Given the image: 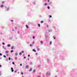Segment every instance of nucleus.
I'll list each match as a JSON object with an SVG mask.
<instances>
[{"mask_svg":"<svg viewBox=\"0 0 77 77\" xmlns=\"http://www.w3.org/2000/svg\"><path fill=\"white\" fill-rule=\"evenodd\" d=\"M11 71L12 72H14V69H13V68H11Z\"/></svg>","mask_w":77,"mask_h":77,"instance_id":"nucleus-1","label":"nucleus"},{"mask_svg":"<svg viewBox=\"0 0 77 77\" xmlns=\"http://www.w3.org/2000/svg\"><path fill=\"white\" fill-rule=\"evenodd\" d=\"M9 53V51H5V53Z\"/></svg>","mask_w":77,"mask_h":77,"instance_id":"nucleus-2","label":"nucleus"},{"mask_svg":"<svg viewBox=\"0 0 77 77\" xmlns=\"http://www.w3.org/2000/svg\"><path fill=\"white\" fill-rule=\"evenodd\" d=\"M29 68V66H26V69Z\"/></svg>","mask_w":77,"mask_h":77,"instance_id":"nucleus-3","label":"nucleus"},{"mask_svg":"<svg viewBox=\"0 0 77 77\" xmlns=\"http://www.w3.org/2000/svg\"><path fill=\"white\" fill-rule=\"evenodd\" d=\"M32 51H34V52H36V51L34 49H33L32 50Z\"/></svg>","mask_w":77,"mask_h":77,"instance_id":"nucleus-4","label":"nucleus"},{"mask_svg":"<svg viewBox=\"0 0 77 77\" xmlns=\"http://www.w3.org/2000/svg\"><path fill=\"white\" fill-rule=\"evenodd\" d=\"M26 28H27V29H29V26H28V25H26Z\"/></svg>","mask_w":77,"mask_h":77,"instance_id":"nucleus-5","label":"nucleus"},{"mask_svg":"<svg viewBox=\"0 0 77 77\" xmlns=\"http://www.w3.org/2000/svg\"><path fill=\"white\" fill-rule=\"evenodd\" d=\"M3 48H4V50H6V48L4 46H3Z\"/></svg>","mask_w":77,"mask_h":77,"instance_id":"nucleus-6","label":"nucleus"},{"mask_svg":"<svg viewBox=\"0 0 77 77\" xmlns=\"http://www.w3.org/2000/svg\"><path fill=\"white\" fill-rule=\"evenodd\" d=\"M22 54V53H21V52H20L19 54V55H21Z\"/></svg>","mask_w":77,"mask_h":77,"instance_id":"nucleus-7","label":"nucleus"},{"mask_svg":"<svg viewBox=\"0 0 77 77\" xmlns=\"http://www.w3.org/2000/svg\"><path fill=\"white\" fill-rule=\"evenodd\" d=\"M51 17H52V16H51V15H50L49 17V18H51Z\"/></svg>","mask_w":77,"mask_h":77,"instance_id":"nucleus-8","label":"nucleus"},{"mask_svg":"<svg viewBox=\"0 0 77 77\" xmlns=\"http://www.w3.org/2000/svg\"><path fill=\"white\" fill-rule=\"evenodd\" d=\"M37 50L38 51H39V50H40V49H39V48H37Z\"/></svg>","mask_w":77,"mask_h":77,"instance_id":"nucleus-9","label":"nucleus"},{"mask_svg":"<svg viewBox=\"0 0 77 77\" xmlns=\"http://www.w3.org/2000/svg\"><path fill=\"white\" fill-rule=\"evenodd\" d=\"M40 23H44V21H41Z\"/></svg>","mask_w":77,"mask_h":77,"instance_id":"nucleus-10","label":"nucleus"},{"mask_svg":"<svg viewBox=\"0 0 77 77\" xmlns=\"http://www.w3.org/2000/svg\"><path fill=\"white\" fill-rule=\"evenodd\" d=\"M44 5H45V6H47V4L45 3L44 4Z\"/></svg>","mask_w":77,"mask_h":77,"instance_id":"nucleus-11","label":"nucleus"},{"mask_svg":"<svg viewBox=\"0 0 77 77\" xmlns=\"http://www.w3.org/2000/svg\"><path fill=\"white\" fill-rule=\"evenodd\" d=\"M7 46L8 47H10V46H11V45L9 44H8V45H7Z\"/></svg>","mask_w":77,"mask_h":77,"instance_id":"nucleus-12","label":"nucleus"},{"mask_svg":"<svg viewBox=\"0 0 77 77\" xmlns=\"http://www.w3.org/2000/svg\"><path fill=\"white\" fill-rule=\"evenodd\" d=\"M40 43H42V44H43V42L42 41H41L40 42Z\"/></svg>","mask_w":77,"mask_h":77,"instance_id":"nucleus-13","label":"nucleus"},{"mask_svg":"<svg viewBox=\"0 0 77 77\" xmlns=\"http://www.w3.org/2000/svg\"><path fill=\"white\" fill-rule=\"evenodd\" d=\"M15 60H17V57H15Z\"/></svg>","mask_w":77,"mask_h":77,"instance_id":"nucleus-14","label":"nucleus"},{"mask_svg":"<svg viewBox=\"0 0 77 77\" xmlns=\"http://www.w3.org/2000/svg\"><path fill=\"white\" fill-rule=\"evenodd\" d=\"M32 70V68H31L30 69H29V71H31Z\"/></svg>","mask_w":77,"mask_h":77,"instance_id":"nucleus-15","label":"nucleus"},{"mask_svg":"<svg viewBox=\"0 0 77 77\" xmlns=\"http://www.w3.org/2000/svg\"><path fill=\"white\" fill-rule=\"evenodd\" d=\"M1 8H3V5H2L1 6Z\"/></svg>","mask_w":77,"mask_h":77,"instance_id":"nucleus-16","label":"nucleus"},{"mask_svg":"<svg viewBox=\"0 0 77 77\" xmlns=\"http://www.w3.org/2000/svg\"><path fill=\"white\" fill-rule=\"evenodd\" d=\"M8 59H9V60H11V58L10 57H9L8 58Z\"/></svg>","mask_w":77,"mask_h":77,"instance_id":"nucleus-17","label":"nucleus"},{"mask_svg":"<svg viewBox=\"0 0 77 77\" xmlns=\"http://www.w3.org/2000/svg\"><path fill=\"white\" fill-rule=\"evenodd\" d=\"M14 52V51L13 50H11V53H12V52Z\"/></svg>","mask_w":77,"mask_h":77,"instance_id":"nucleus-18","label":"nucleus"},{"mask_svg":"<svg viewBox=\"0 0 77 77\" xmlns=\"http://www.w3.org/2000/svg\"><path fill=\"white\" fill-rule=\"evenodd\" d=\"M9 8H8L7 9V11H9Z\"/></svg>","mask_w":77,"mask_h":77,"instance_id":"nucleus-19","label":"nucleus"},{"mask_svg":"<svg viewBox=\"0 0 77 77\" xmlns=\"http://www.w3.org/2000/svg\"><path fill=\"white\" fill-rule=\"evenodd\" d=\"M35 69H34V70H33V72H35Z\"/></svg>","mask_w":77,"mask_h":77,"instance_id":"nucleus-20","label":"nucleus"},{"mask_svg":"<svg viewBox=\"0 0 77 77\" xmlns=\"http://www.w3.org/2000/svg\"><path fill=\"white\" fill-rule=\"evenodd\" d=\"M2 4H4V3H5V2H2Z\"/></svg>","mask_w":77,"mask_h":77,"instance_id":"nucleus-21","label":"nucleus"},{"mask_svg":"<svg viewBox=\"0 0 77 77\" xmlns=\"http://www.w3.org/2000/svg\"><path fill=\"white\" fill-rule=\"evenodd\" d=\"M15 54L16 56H17V55H18V54L17 53H16Z\"/></svg>","mask_w":77,"mask_h":77,"instance_id":"nucleus-22","label":"nucleus"},{"mask_svg":"<svg viewBox=\"0 0 77 77\" xmlns=\"http://www.w3.org/2000/svg\"><path fill=\"white\" fill-rule=\"evenodd\" d=\"M48 9H50V7L48 6Z\"/></svg>","mask_w":77,"mask_h":77,"instance_id":"nucleus-23","label":"nucleus"},{"mask_svg":"<svg viewBox=\"0 0 77 77\" xmlns=\"http://www.w3.org/2000/svg\"><path fill=\"white\" fill-rule=\"evenodd\" d=\"M53 38H54V39H56V38L54 37V36H53Z\"/></svg>","mask_w":77,"mask_h":77,"instance_id":"nucleus-24","label":"nucleus"},{"mask_svg":"<svg viewBox=\"0 0 77 77\" xmlns=\"http://www.w3.org/2000/svg\"><path fill=\"white\" fill-rule=\"evenodd\" d=\"M30 47H32V46H33V45L31 44L30 45Z\"/></svg>","mask_w":77,"mask_h":77,"instance_id":"nucleus-25","label":"nucleus"},{"mask_svg":"<svg viewBox=\"0 0 77 77\" xmlns=\"http://www.w3.org/2000/svg\"><path fill=\"white\" fill-rule=\"evenodd\" d=\"M22 53H24V51H22Z\"/></svg>","mask_w":77,"mask_h":77,"instance_id":"nucleus-26","label":"nucleus"},{"mask_svg":"<svg viewBox=\"0 0 77 77\" xmlns=\"http://www.w3.org/2000/svg\"><path fill=\"white\" fill-rule=\"evenodd\" d=\"M38 26L40 27V24H38Z\"/></svg>","mask_w":77,"mask_h":77,"instance_id":"nucleus-27","label":"nucleus"},{"mask_svg":"<svg viewBox=\"0 0 77 77\" xmlns=\"http://www.w3.org/2000/svg\"><path fill=\"white\" fill-rule=\"evenodd\" d=\"M33 39H35V36H33L32 37Z\"/></svg>","mask_w":77,"mask_h":77,"instance_id":"nucleus-28","label":"nucleus"},{"mask_svg":"<svg viewBox=\"0 0 77 77\" xmlns=\"http://www.w3.org/2000/svg\"><path fill=\"white\" fill-rule=\"evenodd\" d=\"M0 56H2V53H0Z\"/></svg>","mask_w":77,"mask_h":77,"instance_id":"nucleus-29","label":"nucleus"},{"mask_svg":"<svg viewBox=\"0 0 77 77\" xmlns=\"http://www.w3.org/2000/svg\"><path fill=\"white\" fill-rule=\"evenodd\" d=\"M4 57H6V56H5V55H4L3 56Z\"/></svg>","mask_w":77,"mask_h":77,"instance_id":"nucleus-30","label":"nucleus"},{"mask_svg":"<svg viewBox=\"0 0 77 77\" xmlns=\"http://www.w3.org/2000/svg\"><path fill=\"white\" fill-rule=\"evenodd\" d=\"M2 75V73H1V72L0 71V75Z\"/></svg>","mask_w":77,"mask_h":77,"instance_id":"nucleus-31","label":"nucleus"},{"mask_svg":"<svg viewBox=\"0 0 77 77\" xmlns=\"http://www.w3.org/2000/svg\"><path fill=\"white\" fill-rule=\"evenodd\" d=\"M2 44H3V45H5V43L3 42V43H2Z\"/></svg>","mask_w":77,"mask_h":77,"instance_id":"nucleus-32","label":"nucleus"},{"mask_svg":"<svg viewBox=\"0 0 77 77\" xmlns=\"http://www.w3.org/2000/svg\"><path fill=\"white\" fill-rule=\"evenodd\" d=\"M14 72H15V73H16V72H17V71H14Z\"/></svg>","mask_w":77,"mask_h":77,"instance_id":"nucleus-33","label":"nucleus"},{"mask_svg":"<svg viewBox=\"0 0 77 77\" xmlns=\"http://www.w3.org/2000/svg\"><path fill=\"white\" fill-rule=\"evenodd\" d=\"M51 42H50V45H51Z\"/></svg>","mask_w":77,"mask_h":77,"instance_id":"nucleus-34","label":"nucleus"},{"mask_svg":"<svg viewBox=\"0 0 77 77\" xmlns=\"http://www.w3.org/2000/svg\"><path fill=\"white\" fill-rule=\"evenodd\" d=\"M15 64V63L14 62H12V64Z\"/></svg>","mask_w":77,"mask_h":77,"instance_id":"nucleus-35","label":"nucleus"},{"mask_svg":"<svg viewBox=\"0 0 77 77\" xmlns=\"http://www.w3.org/2000/svg\"><path fill=\"white\" fill-rule=\"evenodd\" d=\"M35 44V42H33L32 43V44Z\"/></svg>","mask_w":77,"mask_h":77,"instance_id":"nucleus-36","label":"nucleus"},{"mask_svg":"<svg viewBox=\"0 0 77 77\" xmlns=\"http://www.w3.org/2000/svg\"><path fill=\"white\" fill-rule=\"evenodd\" d=\"M13 47H11V49H12V50H13Z\"/></svg>","mask_w":77,"mask_h":77,"instance_id":"nucleus-37","label":"nucleus"},{"mask_svg":"<svg viewBox=\"0 0 77 77\" xmlns=\"http://www.w3.org/2000/svg\"><path fill=\"white\" fill-rule=\"evenodd\" d=\"M21 74L23 75V72L21 73Z\"/></svg>","mask_w":77,"mask_h":77,"instance_id":"nucleus-38","label":"nucleus"},{"mask_svg":"<svg viewBox=\"0 0 77 77\" xmlns=\"http://www.w3.org/2000/svg\"><path fill=\"white\" fill-rule=\"evenodd\" d=\"M48 2H50V0H48Z\"/></svg>","mask_w":77,"mask_h":77,"instance_id":"nucleus-39","label":"nucleus"},{"mask_svg":"<svg viewBox=\"0 0 77 77\" xmlns=\"http://www.w3.org/2000/svg\"><path fill=\"white\" fill-rule=\"evenodd\" d=\"M48 32H51V30H49L48 31Z\"/></svg>","mask_w":77,"mask_h":77,"instance_id":"nucleus-40","label":"nucleus"},{"mask_svg":"<svg viewBox=\"0 0 77 77\" xmlns=\"http://www.w3.org/2000/svg\"><path fill=\"white\" fill-rule=\"evenodd\" d=\"M20 66H22V64H20Z\"/></svg>","mask_w":77,"mask_h":77,"instance_id":"nucleus-41","label":"nucleus"},{"mask_svg":"<svg viewBox=\"0 0 77 77\" xmlns=\"http://www.w3.org/2000/svg\"><path fill=\"white\" fill-rule=\"evenodd\" d=\"M15 29H17V27H15Z\"/></svg>","mask_w":77,"mask_h":77,"instance_id":"nucleus-42","label":"nucleus"},{"mask_svg":"<svg viewBox=\"0 0 77 77\" xmlns=\"http://www.w3.org/2000/svg\"><path fill=\"white\" fill-rule=\"evenodd\" d=\"M28 57H30V55H28Z\"/></svg>","mask_w":77,"mask_h":77,"instance_id":"nucleus-43","label":"nucleus"},{"mask_svg":"<svg viewBox=\"0 0 77 77\" xmlns=\"http://www.w3.org/2000/svg\"><path fill=\"white\" fill-rule=\"evenodd\" d=\"M0 67H2V65H0Z\"/></svg>","mask_w":77,"mask_h":77,"instance_id":"nucleus-44","label":"nucleus"},{"mask_svg":"<svg viewBox=\"0 0 77 77\" xmlns=\"http://www.w3.org/2000/svg\"><path fill=\"white\" fill-rule=\"evenodd\" d=\"M26 57H24V59H26Z\"/></svg>","mask_w":77,"mask_h":77,"instance_id":"nucleus-45","label":"nucleus"},{"mask_svg":"<svg viewBox=\"0 0 77 77\" xmlns=\"http://www.w3.org/2000/svg\"><path fill=\"white\" fill-rule=\"evenodd\" d=\"M47 27H48V25H47Z\"/></svg>","mask_w":77,"mask_h":77,"instance_id":"nucleus-46","label":"nucleus"},{"mask_svg":"<svg viewBox=\"0 0 77 77\" xmlns=\"http://www.w3.org/2000/svg\"><path fill=\"white\" fill-rule=\"evenodd\" d=\"M5 8H7V7H5Z\"/></svg>","mask_w":77,"mask_h":77,"instance_id":"nucleus-47","label":"nucleus"},{"mask_svg":"<svg viewBox=\"0 0 77 77\" xmlns=\"http://www.w3.org/2000/svg\"><path fill=\"white\" fill-rule=\"evenodd\" d=\"M37 77H40V76H38Z\"/></svg>","mask_w":77,"mask_h":77,"instance_id":"nucleus-48","label":"nucleus"},{"mask_svg":"<svg viewBox=\"0 0 77 77\" xmlns=\"http://www.w3.org/2000/svg\"><path fill=\"white\" fill-rule=\"evenodd\" d=\"M11 21H12H12H13V20H11Z\"/></svg>","mask_w":77,"mask_h":77,"instance_id":"nucleus-49","label":"nucleus"},{"mask_svg":"<svg viewBox=\"0 0 77 77\" xmlns=\"http://www.w3.org/2000/svg\"><path fill=\"white\" fill-rule=\"evenodd\" d=\"M17 73L19 74V72H17Z\"/></svg>","mask_w":77,"mask_h":77,"instance_id":"nucleus-50","label":"nucleus"},{"mask_svg":"<svg viewBox=\"0 0 77 77\" xmlns=\"http://www.w3.org/2000/svg\"><path fill=\"white\" fill-rule=\"evenodd\" d=\"M12 30H13V31H14V29H13Z\"/></svg>","mask_w":77,"mask_h":77,"instance_id":"nucleus-51","label":"nucleus"},{"mask_svg":"<svg viewBox=\"0 0 77 77\" xmlns=\"http://www.w3.org/2000/svg\"><path fill=\"white\" fill-rule=\"evenodd\" d=\"M46 0H45V1H46Z\"/></svg>","mask_w":77,"mask_h":77,"instance_id":"nucleus-52","label":"nucleus"},{"mask_svg":"<svg viewBox=\"0 0 77 77\" xmlns=\"http://www.w3.org/2000/svg\"><path fill=\"white\" fill-rule=\"evenodd\" d=\"M37 54V53H36V54Z\"/></svg>","mask_w":77,"mask_h":77,"instance_id":"nucleus-53","label":"nucleus"},{"mask_svg":"<svg viewBox=\"0 0 77 77\" xmlns=\"http://www.w3.org/2000/svg\"><path fill=\"white\" fill-rule=\"evenodd\" d=\"M1 59V58H0V59Z\"/></svg>","mask_w":77,"mask_h":77,"instance_id":"nucleus-54","label":"nucleus"},{"mask_svg":"<svg viewBox=\"0 0 77 77\" xmlns=\"http://www.w3.org/2000/svg\"><path fill=\"white\" fill-rule=\"evenodd\" d=\"M55 77H57V76H55Z\"/></svg>","mask_w":77,"mask_h":77,"instance_id":"nucleus-55","label":"nucleus"},{"mask_svg":"<svg viewBox=\"0 0 77 77\" xmlns=\"http://www.w3.org/2000/svg\"><path fill=\"white\" fill-rule=\"evenodd\" d=\"M0 45H1L0 44Z\"/></svg>","mask_w":77,"mask_h":77,"instance_id":"nucleus-56","label":"nucleus"},{"mask_svg":"<svg viewBox=\"0 0 77 77\" xmlns=\"http://www.w3.org/2000/svg\"><path fill=\"white\" fill-rule=\"evenodd\" d=\"M37 47H38V46H37Z\"/></svg>","mask_w":77,"mask_h":77,"instance_id":"nucleus-57","label":"nucleus"}]
</instances>
